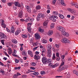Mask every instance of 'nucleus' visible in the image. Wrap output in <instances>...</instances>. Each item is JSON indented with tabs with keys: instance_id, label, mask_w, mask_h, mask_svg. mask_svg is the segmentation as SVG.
Masks as SVG:
<instances>
[{
	"instance_id": "nucleus-1",
	"label": "nucleus",
	"mask_w": 78,
	"mask_h": 78,
	"mask_svg": "<svg viewBox=\"0 0 78 78\" xmlns=\"http://www.w3.org/2000/svg\"><path fill=\"white\" fill-rule=\"evenodd\" d=\"M57 29L58 30H59L62 32V33L63 35H64L65 36H69V34L68 33L66 32L65 31V29L63 27L59 26L58 27H57Z\"/></svg>"
},
{
	"instance_id": "nucleus-2",
	"label": "nucleus",
	"mask_w": 78,
	"mask_h": 78,
	"mask_svg": "<svg viewBox=\"0 0 78 78\" xmlns=\"http://www.w3.org/2000/svg\"><path fill=\"white\" fill-rule=\"evenodd\" d=\"M52 48L51 44H49L47 50V56L48 57H51V49Z\"/></svg>"
},
{
	"instance_id": "nucleus-3",
	"label": "nucleus",
	"mask_w": 78,
	"mask_h": 78,
	"mask_svg": "<svg viewBox=\"0 0 78 78\" xmlns=\"http://www.w3.org/2000/svg\"><path fill=\"white\" fill-rule=\"evenodd\" d=\"M63 65H64V60H63V62H62L61 64L60 65L58 70L59 71H61L63 70H64V68H63V66H62Z\"/></svg>"
},
{
	"instance_id": "nucleus-4",
	"label": "nucleus",
	"mask_w": 78,
	"mask_h": 78,
	"mask_svg": "<svg viewBox=\"0 0 78 78\" xmlns=\"http://www.w3.org/2000/svg\"><path fill=\"white\" fill-rule=\"evenodd\" d=\"M42 61L44 64H45L47 62V59L46 57H43L42 59Z\"/></svg>"
},
{
	"instance_id": "nucleus-5",
	"label": "nucleus",
	"mask_w": 78,
	"mask_h": 78,
	"mask_svg": "<svg viewBox=\"0 0 78 78\" xmlns=\"http://www.w3.org/2000/svg\"><path fill=\"white\" fill-rule=\"evenodd\" d=\"M20 32H21V30H20V28L19 27L18 28L17 31L15 32V35L17 36Z\"/></svg>"
},
{
	"instance_id": "nucleus-6",
	"label": "nucleus",
	"mask_w": 78,
	"mask_h": 78,
	"mask_svg": "<svg viewBox=\"0 0 78 78\" xmlns=\"http://www.w3.org/2000/svg\"><path fill=\"white\" fill-rule=\"evenodd\" d=\"M36 39H39L41 38L40 35L39 33L35 34L34 35Z\"/></svg>"
},
{
	"instance_id": "nucleus-7",
	"label": "nucleus",
	"mask_w": 78,
	"mask_h": 78,
	"mask_svg": "<svg viewBox=\"0 0 78 78\" xmlns=\"http://www.w3.org/2000/svg\"><path fill=\"white\" fill-rule=\"evenodd\" d=\"M0 37L2 39H5L6 37V35L4 34L3 33H0Z\"/></svg>"
},
{
	"instance_id": "nucleus-8",
	"label": "nucleus",
	"mask_w": 78,
	"mask_h": 78,
	"mask_svg": "<svg viewBox=\"0 0 78 78\" xmlns=\"http://www.w3.org/2000/svg\"><path fill=\"white\" fill-rule=\"evenodd\" d=\"M4 20H2V23H1V26L2 27V28H5L6 27V25L4 23Z\"/></svg>"
},
{
	"instance_id": "nucleus-9",
	"label": "nucleus",
	"mask_w": 78,
	"mask_h": 78,
	"mask_svg": "<svg viewBox=\"0 0 78 78\" xmlns=\"http://www.w3.org/2000/svg\"><path fill=\"white\" fill-rule=\"evenodd\" d=\"M68 10L70 12H71V13H72L73 14H75V11L73 9L68 8Z\"/></svg>"
},
{
	"instance_id": "nucleus-10",
	"label": "nucleus",
	"mask_w": 78,
	"mask_h": 78,
	"mask_svg": "<svg viewBox=\"0 0 78 78\" xmlns=\"http://www.w3.org/2000/svg\"><path fill=\"white\" fill-rule=\"evenodd\" d=\"M71 5L72 6H74L76 8H78V4L77 3L73 2H72L71 3Z\"/></svg>"
},
{
	"instance_id": "nucleus-11",
	"label": "nucleus",
	"mask_w": 78,
	"mask_h": 78,
	"mask_svg": "<svg viewBox=\"0 0 78 78\" xmlns=\"http://www.w3.org/2000/svg\"><path fill=\"white\" fill-rule=\"evenodd\" d=\"M14 5L15 6H17L18 7H21L20 4L19 2H14Z\"/></svg>"
},
{
	"instance_id": "nucleus-12",
	"label": "nucleus",
	"mask_w": 78,
	"mask_h": 78,
	"mask_svg": "<svg viewBox=\"0 0 78 78\" xmlns=\"http://www.w3.org/2000/svg\"><path fill=\"white\" fill-rule=\"evenodd\" d=\"M45 49L44 48H43L42 51H41V55L42 56H45Z\"/></svg>"
},
{
	"instance_id": "nucleus-13",
	"label": "nucleus",
	"mask_w": 78,
	"mask_h": 78,
	"mask_svg": "<svg viewBox=\"0 0 78 78\" xmlns=\"http://www.w3.org/2000/svg\"><path fill=\"white\" fill-rule=\"evenodd\" d=\"M19 17L20 18H22L23 17V12L22 11H20L19 14Z\"/></svg>"
},
{
	"instance_id": "nucleus-14",
	"label": "nucleus",
	"mask_w": 78,
	"mask_h": 78,
	"mask_svg": "<svg viewBox=\"0 0 78 78\" xmlns=\"http://www.w3.org/2000/svg\"><path fill=\"white\" fill-rule=\"evenodd\" d=\"M37 16H39L40 18H44V17H45L44 14L42 13H39Z\"/></svg>"
},
{
	"instance_id": "nucleus-15",
	"label": "nucleus",
	"mask_w": 78,
	"mask_h": 78,
	"mask_svg": "<svg viewBox=\"0 0 78 78\" xmlns=\"http://www.w3.org/2000/svg\"><path fill=\"white\" fill-rule=\"evenodd\" d=\"M39 58H40L39 55H34V59H35V60H38Z\"/></svg>"
},
{
	"instance_id": "nucleus-16",
	"label": "nucleus",
	"mask_w": 78,
	"mask_h": 78,
	"mask_svg": "<svg viewBox=\"0 0 78 78\" xmlns=\"http://www.w3.org/2000/svg\"><path fill=\"white\" fill-rule=\"evenodd\" d=\"M68 40V39L67 38H63L62 40V42L63 43H67V42Z\"/></svg>"
},
{
	"instance_id": "nucleus-17",
	"label": "nucleus",
	"mask_w": 78,
	"mask_h": 78,
	"mask_svg": "<svg viewBox=\"0 0 78 78\" xmlns=\"http://www.w3.org/2000/svg\"><path fill=\"white\" fill-rule=\"evenodd\" d=\"M48 23V20H46L43 23L44 27L47 26Z\"/></svg>"
},
{
	"instance_id": "nucleus-18",
	"label": "nucleus",
	"mask_w": 78,
	"mask_h": 78,
	"mask_svg": "<svg viewBox=\"0 0 78 78\" xmlns=\"http://www.w3.org/2000/svg\"><path fill=\"white\" fill-rule=\"evenodd\" d=\"M28 55H29L31 56V57H33V53L32 52L30 51H28Z\"/></svg>"
},
{
	"instance_id": "nucleus-19",
	"label": "nucleus",
	"mask_w": 78,
	"mask_h": 78,
	"mask_svg": "<svg viewBox=\"0 0 78 78\" xmlns=\"http://www.w3.org/2000/svg\"><path fill=\"white\" fill-rule=\"evenodd\" d=\"M53 33V31L51 30H49L48 33V36H51Z\"/></svg>"
},
{
	"instance_id": "nucleus-20",
	"label": "nucleus",
	"mask_w": 78,
	"mask_h": 78,
	"mask_svg": "<svg viewBox=\"0 0 78 78\" xmlns=\"http://www.w3.org/2000/svg\"><path fill=\"white\" fill-rule=\"evenodd\" d=\"M31 28L30 26H28L27 27V29L28 30V32H29V33H31Z\"/></svg>"
},
{
	"instance_id": "nucleus-21",
	"label": "nucleus",
	"mask_w": 78,
	"mask_h": 78,
	"mask_svg": "<svg viewBox=\"0 0 78 78\" xmlns=\"http://www.w3.org/2000/svg\"><path fill=\"white\" fill-rule=\"evenodd\" d=\"M59 1H60L61 4L63 6H66V4L65 3L64 0H59Z\"/></svg>"
},
{
	"instance_id": "nucleus-22",
	"label": "nucleus",
	"mask_w": 78,
	"mask_h": 78,
	"mask_svg": "<svg viewBox=\"0 0 78 78\" xmlns=\"http://www.w3.org/2000/svg\"><path fill=\"white\" fill-rule=\"evenodd\" d=\"M36 9L37 10H40L41 9V6L40 5H38L36 7Z\"/></svg>"
},
{
	"instance_id": "nucleus-23",
	"label": "nucleus",
	"mask_w": 78,
	"mask_h": 78,
	"mask_svg": "<svg viewBox=\"0 0 78 78\" xmlns=\"http://www.w3.org/2000/svg\"><path fill=\"white\" fill-rule=\"evenodd\" d=\"M11 33H14V32H15V29L14 28V27H11Z\"/></svg>"
},
{
	"instance_id": "nucleus-24",
	"label": "nucleus",
	"mask_w": 78,
	"mask_h": 78,
	"mask_svg": "<svg viewBox=\"0 0 78 78\" xmlns=\"http://www.w3.org/2000/svg\"><path fill=\"white\" fill-rule=\"evenodd\" d=\"M28 21H29L30 22H33L34 21V19L30 18V17L28 18Z\"/></svg>"
},
{
	"instance_id": "nucleus-25",
	"label": "nucleus",
	"mask_w": 78,
	"mask_h": 78,
	"mask_svg": "<svg viewBox=\"0 0 78 78\" xmlns=\"http://www.w3.org/2000/svg\"><path fill=\"white\" fill-rule=\"evenodd\" d=\"M52 13L54 15H55V16H58V13L56 12V11H53Z\"/></svg>"
},
{
	"instance_id": "nucleus-26",
	"label": "nucleus",
	"mask_w": 78,
	"mask_h": 78,
	"mask_svg": "<svg viewBox=\"0 0 78 78\" xmlns=\"http://www.w3.org/2000/svg\"><path fill=\"white\" fill-rule=\"evenodd\" d=\"M37 10H34L33 12V13L34 14H35V15H36V14H37Z\"/></svg>"
},
{
	"instance_id": "nucleus-27",
	"label": "nucleus",
	"mask_w": 78,
	"mask_h": 78,
	"mask_svg": "<svg viewBox=\"0 0 78 78\" xmlns=\"http://www.w3.org/2000/svg\"><path fill=\"white\" fill-rule=\"evenodd\" d=\"M58 16L61 19H64V16L62 14H59Z\"/></svg>"
},
{
	"instance_id": "nucleus-28",
	"label": "nucleus",
	"mask_w": 78,
	"mask_h": 78,
	"mask_svg": "<svg viewBox=\"0 0 78 78\" xmlns=\"http://www.w3.org/2000/svg\"><path fill=\"white\" fill-rule=\"evenodd\" d=\"M12 42L14 44H17V41L15 39L12 40Z\"/></svg>"
},
{
	"instance_id": "nucleus-29",
	"label": "nucleus",
	"mask_w": 78,
	"mask_h": 78,
	"mask_svg": "<svg viewBox=\"0 0 78 78\" xmlns=\"http://www.w3.org/2000/svg\"><path fill=\"white\" fill-rule=\"evenodd\" d=\"M37 42L34 43L33 44V45L34 47H36V46H37Z\"/></svg>"
},
{
	"instance_id": "nucleus-30",
	"label": "nucleus",
	"mask_w": 78,
	"mask_h": 78,
	"mask_svg": "<svg viewBox=\"0 0 78 78\" xmlns=\"http://www.w3.org/2000/svg\"><path fill=\"white\" fill-rule=\"evenodd\" d=\"M39 31L41 33H42L44 32V30L41 29V28L39 27Z\"/></svg>"
},
{
	"instance_id": "nucleus-31",
	"label": "nucleus",
	"mask_w": 78,
	"mask_h": 78,
	"mask_svg": "<svg viewBox=\"0 0 78 78\" xmlns=\"http://www.w3.org/2000/svg\"><path fill=\"white\" fill-rule=\"evenodd\" d=\"M31 65L33 67H34V66L36 65V63L35 62H32L31 63Z\"/></svg>"
},
{
	"instance_id": "nucleus-32",
	"label": "nucleus",
	"mask_w": 78,
	"mask_h": 78,
	"mask_svg": "<svg viewBox=\"0 0 78 78\" xmlns=\"http://www.w3.org/2000/svg\"><path fill=\"white\" fill-rule=\"evenodd\" d=\"M51 20H52V21H53V22H55L56 21V20L53 17H52L51 18Z\"/></svg>"
},
{
	"instance_id": "nucleus-33",
	"label": "nucleus",
	"mask_w": 78,
	"mask_h": 78,
	"mask_svg": "<svg viewBox=\"0 0 78 78\" xmlns=\"http://www.w3.org/2000/svg\"><path fill=\"white\" fill-rule=\"evenodd\" d=\"M15 70H20V67L19 66L18 67H15L14 68Z\"/></svg>"
},
{
	"instance_id": "nucleus-34",
	"label": "nucleus",
	"mask_w": 78,
	"mask_h": 78,
	"mask_svg": "<svg viewBox=\"0 0 78 78\" xmlns=\"http://www.w3.org/2000/svg\"><path fill=\"white\" fill-rule=\"evenodd\" d=\"M0 73H1L2 74H3L5 73V71L3 69H0Z\"/></svg>"
},
{
	"instance_id": "nucleus-35",
	"label": "nucleus",
	"mask_w": 78,
	"mask_h": 78,
	"mask_svg": "<svg viewBox=\"0 0 78 78\" xmlns=\"http://www.w3.org/2000/svg\"><path fill=\"white\" fill-rule=\"evenodd\" d=\"M63 68L64 69H67V68H68V66L67 65H64L63 66Z\"/></svg>"
},
{
	"instance_id": "nucleus-36",
	"label": "nucleus",
	"mask_w": 78,
	"mask_h": 78,
	"mask_svg": "<svg viewBox=\"0 0 78 78\" xmlns=\"http://www.w3.org/2000/svg\"><path fill=\"white\" fill-rule=\"evenodd\" d=\"M22 36L23 38H27V35H22Z\"/></svg>"
},
{
	"instance_id": "nucleus-37",
	"label": "nucleus",
	"mask_w": 78,
	"mask_h": 78,
	"mask_svg": "<svg viewBox=\"0 0 78 78\" xmlns=\"http://www.w3.org/2000/svg\"><path fill=\"white\" fill-rule=\"evenodd\" d=\"M22 55L23 56H25V55H27V54L26 53V52H25V51H23Z\"/></svg>"
},
{
	"instance_id": "nucleus-38",
	"label": "nucleus",
	"mask_w": 78,
	"mask_h": 78,
	"mask_svg": "<svg viewBox=\"0 0 78 78\" xmlns=\"http://www.w3.org/2000/svg\"><path fill=\"white\" fill-rule=\"evenodd\" d=\"M33 74L34 75H39V73H38V72H35L34 73H33Z\"/></svg>"
},
{
	"instance_id": "nucleus-39",
	"label": "nucleus",
	"mask_w": 78,
	"mask_h": 78,
	"mask_svg": "<svg viewBox=\"0 0 78 78\" xmlns=\"http://www.w3.org/2000/svg\"><path fill=\"white\" fill-rule=\"evenodd\" d=\"M12 50H9L8 53L9 55H11L12 53Z\"/></svg>"
},
{
	"instance_id": "nucleus-40",
	"label": "nucleus",
	"mask_w": 78,
	"mask_h": 78,
	"mask_svg": "<svg viewBox=\"0 0 78 78\" xmlns=\"http://www.w3.org/2000/svg\"><path fill=\"white\" fill-rule=\"evenodd\" d=\"M42 43L44 44H46L47 43V41L45 39H43L42 40Z\"/></svg>"
},
{
	"instance_id": "nucleus-41",
	"label": "nucleus",
	"mask_w": 78,
	"mask_h": 78,
	"mask_svg": "<svg viewBox=\"0 0 78 78\" xmlns=\"http://www.w3.org/2000/svg\"><path fill=\"white\" fill-rule=\"evenodd\" d=\"M40 19H41V18L37 16V21H39V20H40Z\"/></svg>"
},
{
	"instance_id": "nucleus-42",
	"label": "nucleus",
	"mask_w": 78,
	"mask_h": 78,
	"mask_svg": "<svg viewBox=\"0 0 78 78\" xmlns=\"http://www.w3.org/2000/svg\"><path fill=\"white\" fill-rule=\"evenodd\" d=\"M41 75H45V72L44 71H42L41 72Z\"/></svg>"
},
{
	"instance_id": "nucleus-43",
	"label": "nucleus",
	"mask_w": 78,
	"mask_h": 78,
	"mask_svg": "<svg viewBox=\"0 0 78 78\" xmlns=\"http://www.w3.org/2000/svg\"><path fill=\"white\" fill-rule=\"evenodd\" d=\"M12 2H9V3H7V5H8V6H11V5H12Z\"/></svg>"
},
{
	"instance_id": "nucleus-44",
	"label": "nucleus",
	"mask_w": 78,
	"mask_h": 78,
	"mask_svg": "<svg viewBox=\"0 0 78 78\" xmlns=\"http://www.w3.org/2000/svg\"><path fill=\"white\" fill-rule=\"evenodd\" d=\"M57 0H53L52 1V3L53 5H55V3H56Z\"/></svg>"
},
{
	"instance_id": "nucleus-45",
	"label": "nucleus",
	"mask_w": 78,
	"mask_h": 78,
	"mask_svg": "<svg viewBox=\"0 0 78 78\" xmlns=\"http://www.w3.org/2000/svg\"><path fill=\"white\" fill-rule=\"evenodd\" d=\"M4 41H5V40H1V43L4 45H5V43L4 42Z\"/></svg>"
},
{
	"instance_id": "nucleus-46",
	"label": "nucleus",
	"mask_w": 78,
	"mask_h": 78,
	"mask_svg": "<svg viewBox=\"0 0 78 78\" xmlns=\"http://www.w3.org/2000/svg\"><path fill=\"white\" fill-rule=\"evenodd\" d=\"M47 9L48 10H51V8L50 7V6L48 5L47 7Z\"/></svg>"
},
{
	"instance_id": "nucleus-47",
	"label": "nucleus",
	"mask_w": 78,
	"mask_h": 78,
	"mask_svg": "<svg viewBox=\"0 0 78 78\" xmlns=\"http://www.w3.org/2000/svg\"><path fill=\"white\" fill-rule=\"evenodd\" d=\"M27 11L28 12L30 13L31 12V9L30 8L29 9H27Z\"/></svg>"
},
{
	"instance_id": "nucleus-48",
	"label": "nucleus",
	"mask_w": 78,
	"mask_h": 78,
	"mask_svg": "<svg viewBox=\"0 0 78 78\" xmlns=\"http://www.w3.org/2000/svg\"><path fill=\"white\" fill-rule=\"evenodd\" d=\"M54 28V25L53 24H52L51 25V29H52Z\"/></svg>"
},
{
	"instance_id": "nucleus-49",
	"label": "nucleus",
	"mask_w": 78,
	"mask_h": 78,
	"mask_svg": "<svg viewBox=\"0 0 78 78\" xmlns=\"http://www.w3.org/2000/svg\"><path fill=\"white\" fill-rule=\"evenodd\" d=\"M64 58H65V56L64 55L63 58L62 59V62H63V60L64 61V62H65V59H64Z\"/></svg>"
},
{
	"instance_id": "nucleus-50",
	"label": "nucleus",
	"mask_w": 78,
	"mask_h": 78,
	"mask_svg": "<svg viewBox=\"0 0 78 78\" xmlns=\"http://www.w3.org/2000/svg\"><path fill=\"white\" fill-rule=\"evenodd\" d=\"M15 62L16 63H19V60L18 59H16L15 60Z\"/></svg>"
},
{
	"instance_id": "nucleus-51",
	"label": "nucleus",
	"mask_w": 78,
	"mask_h": 78,
	"mask_svg": "<svg viewBox=\"0 0 78 78\" xmlns=\"http://www.w3.org/2000/svg\"><path fill=\"white\" fill-rule=\"evenodd\" d=\"M12 55L15 57H19L18 55H16V54H12Z\"/></svg>"
},
{
	"instance_id": "nucleus-52",
	"label": "nucleus",
	"mask_w": 78,
	"mask_h": 78,
	"mask_svg": "<svg viewBox=\"0 0 78 78\" xmlns=\"http://www.w3.org/2000/svg\"><path fill=\"white\" fill-rule=\"evenodd\" d=\"M55 55L54 54L53 55L52 59H55Z\"/></svg>"
},
{
	"instance_id": "nucleus-53",
	"label": "nucleus",
	"mask_w": 78,
	"mask_h": 78,
	"mask_svg": "<svg viewBox=\"0 0 78 78\" xmlns=\"http://www.w3.org/2000/svg\"><path fill=\"white\" fill-rule=\"evenodd\" d=\"M0 65H1V66H5L4 65V64H3V63H2V62L0 61Z\"/></svg>"
},
{
	"instance_id": "nucleus-54",
	"label": "nucleus",
	"mask_w": 78,
	"mask_h": 78,
	"mask_svg": "<svg viewBox=\"0 0 78 78\" xmlns=\"http://www.w3.org/2000/svg\"><path fill=\"white\" fill-rule=\"evenodd\" d=\"M37 48H38V47H35L33 49L34 51H35V50H36Z\"/></svg>"
},
{
	"instance_id": "nucleus-55",
	"label": "nucleus",
	"mask_w": 78,
	"mask_h": 78,
	"mask_svg": "<svg viewBox=\"0 0 78 78\" xmlns=\"http://www.w3.org/2000/svg\"><path fill=\"white\" fill-rule=\"evenodd\" d=\"M6 30L8 32H10V30L8 29V27L6 28Z\"/></svg>"
},
{
	"instance_id": "nucleus-56",
	"label": "nucleus",
	"mask_w": 78,
	"mask_h": 78,
	"mask_svg": "<svg viewBox=\"0 0 78 78\" xmlns=\"http://www.w3.org/2000/svg\"><path fill=\"white\" fill-rule=\"evenodd\" d=\"M17 76H17V74H15V75L13 76V77L14 78H17Z\"/></svg>"
},
{
	"instance_id": "nucleus-57",
	"label": "nucleus",
	"mask_w": 78,
	"mask_h": 78,
	"mask_svg": "<svg viewBox=\"0 0 78 78\" xmlns=\"http://www.w3.org/2000/svg\"><path fill=\"white\" fill-rule=\"evenodd\" d=\"M30 69H32V70H35L36 69V68L34 67H31L30 68Z\"/></svg>"
},
{
	"instance_id": "nucleus-58",
	"label": "nucleus",
	"mask_w": 78,
	"mask_h": 78,
	"mask_svg": "<svg viewBox=\"0 0 78 78\" xmlns=\"http://www.w3.org/2000/svg\"><path fill=\"white\" fill-rule=\"evenodd\" d=\"M77 73V72L76 70H74L73 71V73H74V74H76Z\"/></svg>"
},
{
	"instance_id": "nucleus-59",
	"label": "nucleus",
	"mask_w": 78,
	"mask_h": 78,
	"mask_svg": "<svg viewBox=\"0 0 78 78\" xmlns=\"http://www.w3.org/2000/svg\"><path fill=\"white\" fill-rule=\"evenodd\" d=\"M59 54L58 53H56V56L57 57H59Z\"/></svg>"
},
{
	"instance_id": "nucleus-60",
	"label": "nucleus",
	"mask_w": 78,
	"mask_h": 78,
	"mask_svg": "<svg viewBox=\"0 0 78 78\" xmlns=\"http://www.w3.org/2000/svg\"><path fill=\"white\" fill-rule=\"evenodd\" d=\"M35 54H36V55H39V52L37 51H36L35 52Z\"/></svg>"
},
{
	"instance_id": "nucleus-61",
	"label": "nucleus",
	"mask_w": 78,
	"mask_h": 78,
	"mask_svg": "<svg viewBox=\"0 0 78 78\" xmlns=\"http://www.w3.org/2000/svg\"><path fill=\"white\" fill-rule=\"evenodd\" d=\"M50 10H47V13H48V14H49V13L50 12Z\"/></svg>"
},
{
	"instance_id": "nucleus-62",
	"label": "nucleus",
	"mask_w": 78,
	"mask_h": 78,
	"mask_svg": "<svg viewBox=\"0 0 78 78\" xmlns=\"http://www.w3.org/2000/svg\"><path fill=\"white\" fill-rule=\"evenodd\" d=\"M56 60L57 61H59L60 60V57H58L56 59Z\"/></svg>"
},
{
	"instance_id": "nucleus-63",
	"label": "nucleus",
	"mask_w": 78,
	"mask_h": 78,
	"mask_svg": "<svg viewBox=\"0 0 78 78\" xmlns=\"http://www.w3.org/2000/svg\"><path fill=\"white\" fill-rule=\"evenodd\" d=\"M26 8H27V9H30V7H29V6L28 5H26Z\"/></svg>"
},
{
	"instance_id": "nucleus-64",
	"label": "nucleus",
	"mask_w": 78,
	"mask_h": 78,
	"mask_svg": "<svg viewBox=\"0 0 78 78\" xmlns=\"http://www.w3.org/2000/svg\"><path fill=\"white\" fill-rule=\"evenodd\" d=\"M13 9H15V10H16V9H17V7L16 6H14Z\"/></svg>"
}]
</instances>
